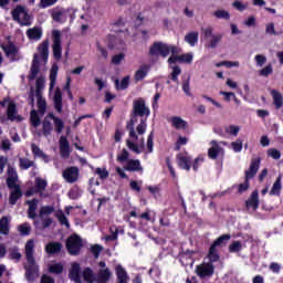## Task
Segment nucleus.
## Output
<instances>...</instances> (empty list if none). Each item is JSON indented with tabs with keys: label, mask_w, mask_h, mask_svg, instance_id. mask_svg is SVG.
<instances>
[{
	"label": "nucleus",
	"mask_w": 283,
	"mask_h": 283,
	"mask_svg": "<svg viewBox=\"0 0 283 283\" xmlns=\"http://www.w3.org/2000/svg\"><path fill=\"white\" fill-rule=\"evenodd\" d=\"M20 167L21 169H30V167H34V161L28 158H20Z\"/></svg>",
	"instance_id": "obj_58"
},
{
	"label": "nucleus",
	"mask_w": 283,
	"mask_h": 283,
	"mask_svg": "<svg viewBox=\"0 0 283 283\" xmlns=\"http://www.w3.org/2000/svg\"><path fill=\"white\" fill-rule=\"evenodd\" d=\"M38 62L40 63H48V56L50 55V41L45 40L38 46Z\"/></svg>",
	"instance_id": "obj_11"
},
{
	"label": "nucleus",
	"mask_w": 283,
	"mask_h": 283,
	"mask_svg": "<svg viewBox=\"0 0 283 283\" xmlns=\"http://www.w3.org/2000/svg\"><path fill=\"white\" fill-rule=\"evenodd\" d=\"M57 74H59V66L53 65L50 73V88H49L50 92H52L54 90V85H56Z\"/></svg>",
	"instance_id": "obj_37"
},
{
	"label": "nucleus",
	"mask_w": 283,
	"mask_h": 283,
	"mask_svg": "<svg viewBox=\"0 0 283 283\" xmlns=\"http://www.w3.org/2000/svg\"><path fill=\"white\" fill-rule=\"evenodd\" d=\"M242 249H244V244H242L241 241H233L229 245L230 253H240V251H242Z\"/></svg>",
	"instance_id": "obj_41"
},
{
	"label": "nucleus",
	"mask_w": 283,
	"mask_h": 283,
	"mask_svg": "<svg viewBox=\"0 0 283 283\" xmlns=\"http://www.w3.org/2000/svg\"><path fill=\"white\" fill-rule=\"evenodd\" d=\"M52 19L53 21H63V9H53L52 10Z\"/></svg>",
	"instance_id": "obj_57"
},
{
	"label": "nucleus",
	"mask_w": 283,
	"mask_h": 283,
	"mask_svg": "<svg viewBox=\"0 0 283 283\" xmlns=\"http://www.w3.org/2000/svg\"><path fill=\"white\" fill-rule=\"evenodd\" d=\"M11 189L13 190L11 191L9 202L10 205H17V200H19L21 197V188H19L18 186H14Z\"/></svg>",
	"instance_id": "obj_39"
},
{
	"label": "nucleus",
	"mask_w": 283,
	"mask_h": 283,
	"mask_svg": "<svg viewBox=\"0 0 283 283\" xmlns=\"http://www.w3.org/2000/svg\"><path fill=\"white\" fill-rule=\"evenodd\" d=\"M83 279L85 280V282H96V276H94V272H92V270L90 268H86L83 273Z\"/></svg>",
	"instance_id": "obj_42"
},
{
	"label": "nucleus",
	"mask_w": 283,
	"mask_h": 283,
	"mask_svg": "<svg viewBox=\"0 0 283 283\" xmlns=\"http://www.w3.org/2000/svg\"><path fill=\"white\" fill-rule=\"evenodd\" d=\"M115 87L116 90H127L129 87V76H125L120 82L116 80Z\"/></svg>",
	"instance_id": "obj_43"
},
{
	"label": "nucleus",
	"mask_w": 283,
	"mask_h": 283,
	"mask_svg": "<svg viewBox=\"0 0 283 283\" xmlns=\"http://www.w3.org/2000/svg\"><path fill=\"white\" fill-rule=\"evenodd\" d=\"M268 156H270V158H273V160H280V158H282V153L275 148H269Z\"/></svg>",
	"instance_id": "obj_54"
},
{
	"label": "nucleus",
	"mask_w": 283,
	"mask_h": 283,
	"mask_svg": "<svg viewBox=\"0 0 283 283\" xmlns=\"http://www.w3.org/2000/svg\"><path fill=\"white\" fill-rule=\"evenodd\" d=\"M31 229L32 228L30 227V223H23L18 227V230L21 233V235H30Z\"/></svg>",
	"instance_id": "obj_59"
},
{
	"label": "nucleus",
	"mask_w": 283,
	"mask_h": 283,
	"mask_svg": "<svg viewBox=\"0 0 283 283\" xmlns=\"http://www.w3.org/2000/svg\"><path fill=\"white\" fill-rule=\"evenodd\" d=\"M265 34L270 36H277V31H275V23L270 22L265 24Z\"/></svg>",
	"instance_id": "obj_48"
},
{
	"label": "nucleus",
	"mask_w": 283,
	"mask_h": 283,
	"mask_svg": "<svg viewBox=\"0 0 283 283\" xmlns=\"http://www.w3.org/2000/svg\"><path fill=\"white\" fill-rule=\"evenodd\" d=\"M83 247V241L76 234L71 235L66 241V248L71 255H76L81 248Z\"/></svg>",
	"instance_id": "obj_9"
},
{
	"label": "nucleus",
	"mask_w": 283,
	"mask_h": 283,
	"mask_svg": "<svg viewBox=\"0 0 283 283\" xmlns=\"http://www.w3.org/2000/svg\"><path fill=\"white\" fill-rule=\"evenodd\" d=\"M64 180H66L70 184L76 182L78 180V168L76 167H70L66 168L62 174Z\"/></svg>",
	"instance_id": "obj_16"
},
{
	"label": "nucleus",
	"mask_w": 283,
	"mask_h": 283,
	"mask_svg": "<svg viewBox=\"0 0 283 283\" xmlns=\"http://www.w3.org/2000/svg\"><path fill=\"white\" fill-rule=\"evenodd\" d=\"M177 165L180 167V169H185L186 171L191 170V156L189 154L179 153L177 155Z\"/></svg>",
	"instance_id": "obj_15"
},
{
	"label": "nucleus",
	"mask_w": 283,
	"mask_h": 283,
	"mask_svg": "<svg viewBox=\"0 0 283 283\" xmlns=\"http://www.w3.org/2000/svg\"><path fill=\"white\" fill-rule=\"evenodd\" d=\"M126 171H139L143 174V166L140 165V160L138 159H129L125 166Z\"/></svg>",
	"instance_id": "obj_22"
},
{
	"label": "nucleus",
	"mask_w": 283,
	"mask_h": 283,
	"mask_svg": "<svg viewBox=\"0 0 283 283\" xmlns=\"http://www.w3.org/2000/svg\"><path fill=\"white\" fill-rule=\"evenodd\" d=\"M260 76H264L265 78L273 74V65L268 64L265 67L259 71Z\"/></svg>",
	"instance_id": "obj_52"
},
{
	"label": "nucleus",
	"mask_w": 283,
	"mask_h": 283,
	"mask_svg": "<svg viewBox=\"0 0 283 283\" xmlns=\"http://www.w3.org/2000/svg\"><path fill=\"white\" fill-rule=\"evenodd\" d=\"M59 0H40L38 8L45 10V8H52V6H56Z\"/></svg>",
	"instance_id": "obj_47"
},
{
	"label": "nucleus",
	"mask_w": 283,
	"mask_h": 283,
	"mask_svg": "<svg viewBox=\"0 0 283 283\" xmlns=\"http://www.w3.org/2000/svg\"><path fill=\"white\" fill-rule=\"evenodd\" d=\"M94 172L101 178V180L109 178V171H107L106 168H96Z\"/></svg>",
	"instance_id": "obj_55"
},
{
	"label": "nucleus",
	"mask_w": 283,
	"mask_h": 283,
	"mask_svg": "<svg viewBox=\"0 0 283 283\" xmlns=\"http://www.w3.org/2000/svg\"><path fill=\"white\" fill-rule=\"evenodd\" d=\"M46 187H48V180L41 177L35 178V193H41V196H43V192L45 191Z\"/></svg>",
	"instance_id": "obj_31"
},
{
	"label": "nucleus",
	"mask_w": 283,
	"mask_h": 283,
	"mask_svg": "<svg viewBox=\"0 0 283 283\" xmlns=\"http://www.w3.org/2000/svg\"><path fill=\"white\" fill-rule=\"evenodd\" d=\"M222 145H227V142H210V148L208 149V156L212 160H216V158H219V156H224V148H222Z\"/></svg>",
	"instance_id": "obj_8"
},
{
	"label": "nucleus",
	"mask_w": 283,
	"mask_h": 283,
	"mask_svg": "<svg viewBox=\"0 0 283 283\" xmlns=\"http://www.w3.org/2000/svg\"><path fill=\"white\" fill-rule=\"evenodd\" d=\"M12 17L14 21H18L20 25H31L30 14H28V10H25V7L18 6L12 11Z\"/></svg>",
	"instance_id": "obj_6"
},
{
	"label": "nucleus",
	"mask_w": 283,
	"mask_h": 283,
	"mask_svg": "<svg viewBox=\"0 0 283 283\" xmlns=\"http://www.w3.org/2000/svg\"><path fill=\"white\" fill-rule=\"evenodd\" d=\"M60 151L62 158H70V142L64 136L60 138Z\"/></svg>",
	"instance_id": "obj_25"
},
{
	"label": "nucleus",
	"mask_w": 283,
	"mask_h": 283,
	"mask_svg": "<svg viewBox=\"0 0 283 283\" xmlns=\"http://www.w3.org/2000/svg\"><path fill=\"white\" fill-rule=\"evenodd\" d=\"M31 149L34 156H36L38 158H42V160H44V163H50V157H48V155L43 154V150H41V148H39V146H36L35 144L31 145Z\"/></svg>",
	"instance_id": "obj_36"
},
{
	"label": "nucleus",
	"mask_w": 283,
	"mask_h": 283,
	"mask_svg": "<svg viewBox=\"0 0 283 283\" xmlns=\"http://www.w3.org/2000/svg\"><path fill=\"white\" fill-rule=\"evenodd\" d=\"M0 149L4 153L10 151V149H12V142H10V139H8L7 137H3L0 140Z\"/></svg>",
	"instance_id": "obj_44"
},
{
	"label": "nucleus",
	"mask_w": 283,
	"mask_h": 283,
	"mask_svg": "<svg viewBox=\"0 0 283 283\" xmlns=\"http://www.w3.org/2000/svg\"><path fill=\"white\" fill-rule=\"evenodd\" d=\"M213 263L211 262H203L196 268V273L200 277H211L213 275Z\"/></svg>",
	"instance_id": "obj_12"
},
{
	"label": "nucleus",
	"mask_w": 283,
	"mask_h": 283,
	"mask_svg": "<svg viewBox=\"0 0 283 283\" xmlns=\"http://www.w3.org/2000/svg\"><path fill=\"white\" fill-rule=\"evenodd\" d=\"M240 126H235V125H229L226 126V134H228L229 136H238L240 134Z\"/></svg>",
	"instance_id": "obj_46"
},
{
	"label": "nucleus",
	"mask_w": 283,
	"mask_h": 283,
	"mask_svg": "<svg viewBox=\"0 0 283 283\" xmlns=\"http://www.w3.org/2000/svg\"><path fill=\"white\" fill-rule=\"evenodd\" d=\"M169 65L171 63H186L187 65H191L193 63V53H184L181 55L174 54L168 59Z\"/></svg>",
	"instance_id": "obj_14"
},
{
	"label": "nucleus",
	"mask_w": 283,
	"mask_h": 283,
	"mask_svg": "<svg viewBox=\"0 0 283 283\" xmlns=\"http://www.w3.org/2000/svg\"><path fill=\"white\" fill-rule=\"evenodd\" d=\"M271 96L273 98V105L276 107V109H280L283 105V96L280 91L272 90L271 91Z\"/></svg>",
	"instance_id": "obj_30"
},
{
	"label": "nucleus",
	"mask_w": 283,
	"mask_h": 283,
	"mask_svg": "<svg viewBox=\"0 0 283 283\" xmlns=\"http://www.w3.org/2000/svg\"><path fill=\"white\" fill-rule=\"evenodd\" d=\"M230 240H231V235L230 234H223V235L219 237L212 243V247H214V248L222 247V244H224V242H229Z\"/></svg>",
	"instance_id": "obj_45"
},
{
	"label": "nucleus",
	"mask_w": 283,
	"mask_h": 283,
	"mask_svg": "<svg viewBox=\"0 0 283 283\" xmlns=\"http://www.w3.org/2000/svg\"><path fill=\"white\" fill-rule=\"evenodd\" d=\"M232 8H234V10H238L239 12H244V10H247V4L242 3V1H234L232 3Z\"/></svg>",
	"instance_id": "obj_63"
},
{
	"label": "nucleus",
	"mask_w": 283,
	"mask_h": 283,
	"mask_svg": "<svg viewBox=\"0 0 283 283\" xmlns=\"http://www.w3.org/2000/svg\"><path fill=\"white\" fill-rule=\"evenodd\" d=\"M54 129L56 134H62L63 129H65V123L53 113H49L42 122V134L48 138V136H52Z\"/></svg>",
	"instance_id": "obj_2"
},
{
	"label": "nucleus",
	"mask_w": 283,
	"mask_h": 283,
	"mask_svg": "<svg viewBox=\"0 0 283 283\" xmlns=\"http://www.w3.org/2000/svg\"><path fill=\"white\" fill-rule=\"evenodd\" d=\"M53 103L56 112L59 113L63 112V93L61 92V88L55 90V93L53 96Z\"/></svg>",
	"instance_id": "obj_21"
},
{
	"label": "nucleus",
	"mask_w": 283,
	"mask_h": 283,
	"mask_svg": "<svg viewBox=\"0 0 283 283\" xmlns=\"http://www.w3.org/2000/svg\"><path fill=\"white\" fill-rule=\"evenodd\" d=\"M45 90V77L40 76L35 82V96H42L43 91Z\"/></svg>",
	"instance_id": "obj_32"
},
{
	"label": "nucleus",
	"mask_w": 283,
	"mask_h": 283,
	"mask_svg": "<svg viewBox=\"0 0 283 283\" xmlns=\"http://www.w3.org/2000/svg\"><path fill=\"white\" fill-rule=\"evenodd\" d=\"M115 273L117 275V283H127L129 282V276L127 275V271L123 269V265L115 266Z\"/></svg>",
	"instance_id": "obj_26"
},
{
	"label": "nucleus",
	"mask_w": 283,
	"mask_h": 283,
	"mask_svg": "<svg viewBox=\"0 0 283 283\" xmlns=\"http://www.w3.org/2000/svg\"><path fill=\"white\" fill-rule=\"evenodd\" d=\"M254 61L256 63V67H262L266 63V57L263 54H256L254 56Z\"/></svg>",
	"instance_id": "obj_60"
},
{
	"label": "nucleus",
	"mask_w": 283,
	"mask_h": 283,
	"mask_svg": "<svg viewBox=\"0 0 283 283\" xmlns=\"http://www.w3.org/2000/svg\"><path fill=\"white\" fill-rule=\"evenodd\" d=\"M134 116L127 125L129 136L126 140V145L130 151L134 154H143L145 149V132H147V120L143 119L136 128L134 125L136 123V116H149V108L145 105V101L137 99L134 102L133 107Z\"/></svg>",
	"instance_id": "obj_1"
},
{
	"label": "nucleus",
	"mask_w": 283,
	"mask_h": 283,
	"mask_svg": "<svg viewBox=\"0 0 283 283\" xmlns=\"http://www.w3.org/2000/svg\"><path fill=\"white\" fill-rule=\"evenodd\" d=\"M19 179V176L17 175V170L14 168H9L8 169V178H7V184L8 187H17V180Z\"/></svg>",
	"instance_id": "obj_28"
},
{
	"label": "nucleus",
	"mask_w": 283,
	"mask_h": 283,
	"mask_svg": "<svg viewBox=\"0 0 283 283\" xmlns=\"http://www.w3.org/2000/svg\"><path fill=\"white\" fill-rule=\"evenodd\" d=\"M70 277L75 283H81V265L76 262L71 264Z\"/></svg>",
	"instance_id": "obj_19"
},
{
	"label": "nucleus",
	"mask_w": 283,
	"mask_h": 283,
	"mask_svg": "<svg viewBox=\"0 0 283 283\" xmlns=\"http://www.w3.org/2000/svg\"><path fill=\"white\" fill-rule=\"evenodd\" d=\"M28 205H29V211H28L29 218H31V220H34V218H36V207L39 205V200L33 199L31 201H28Z\"/></svg>",
	"instance_id": "obj_38"
},
{
	"label": "nucleus",
	"mask_w": 283,
	"mask_h": 283,
	"mask_svg": "<svg viewBox=\"0 0 283 283\" xmlns=\"http://www.w3.org/2000/svg\"><path fill=\"white\" fill-rule=\"evenodd\" d=\"M25 256L28 264L25 265L27 274L35 273L36 263L34 261V240H29L25 243Z\"/></svg>",
	"instance_id": "obj_4"
},
{
	"label": "nucleus",
	"mask_w": 283,
	"mask_h": 283,
	"mask_svg": "<svg viewBox=\"0 0 283 283\" xmlns=\"http://www.w3.org/2000/svg\"><path fill=\"white\" fill-rule=\"evenodd\" d=\"M198 36H200V33H198V31L190 32L186 34L185 41L186 43H188V45H191V48H193L198 43Z\"/></svg>",
	"instance_id": "obj_33"
},
{
	"label": "nucleus",
	"mask_w": 283,
	"mask_h": 283,
	"mask_svg": "<svg viewBox=\"0 0 283 283\" xmlns=\"http://www.w3.org/2000/svg\"><path fill=\"white\" fill-rule=\"evenodd\" d=\"M149 70H151V66L149 64H144L139 66V69L135 72L134 78L135 81H143V78L147 77V74H149Z\"/></svg>",
	"instance_id": "obj_23"
},
{
	"label": "nucleus",
	"mask_w": 283,
	"mask_h": 283,
	"mask_svg": "<svg viewBox=\"0 0 283 283\" xmlns=\"http://www.w3.org/2000/svg\"><path fill=\"white\" fill-rule=\"evenodd\" d=\"M0 105H2V107H7V116L9 120H15L17 123L21 122V117L17 112V104H14V101L6 98L4 101L0 102Z\"/></svg>",
	"instance_id": "obj_5"
},
{
	"label": "nucleus",
	"mask_w": 283,
	"mask_h": 283,
	"mask_svg": "<svg viewBox=\"0 0 283 283\" xmlns=\"http://www.w3.org/2000/svg\"><path fill=\"white\" fill-rule=\"evenodd\" d=\"M281 191H282V177L279 176L270 190V196H280Z\"/></svg>",
	"instance_id": "obj_35"
},
{
	"label": "nucleus",
	"mask_w": 283,
	"mask_h": 283,
	"mask_svg": "<svg viewBox=\"0 0 283 283\" xmlns=\"http://www.w3.org/2000/svg\"><path fill=\"white\" fill-rule=\"evenodd\" d=\"M52 213H54V207L52 206H44L40 209L39 218L42 222V224L39 226L40 229H48V227L52 224V218H50Z\"/></svg>",
	"instance_id": "obj_7"
},
{
	"label": "nucleus",
	"mask_w": 283,
	"mask_h": 283,
	"mask_svg": "<svg viewBox=\"0 0 283 283\" xmlns=\"http://www.w3.org/2000/svg\"><path fill=\"white\" fill-rule=\"evenodd\" d=\"M258 169H260V158H254L252 159L250 168L245 171V180L254 178L255 174H258Z\"/></svg>",
	"instance_id": "obj_18"
},
{
	"label": "nucleus",
	"mask_w": 283,
	"mask_h": 283,
	"mask_svg": "<svg viewBox=\"0 0 283 283\" xmlns=\"http://www.w3.org/2000/svg\"><path fill=\"white\" fill-rule=\"evenodd\" d=\"M214 19H222L223 21H231V13L226 9H217L212 12Z\"/></svg>",
	"instance_id": "obj_29"
},
{
	"label": "nucleus",
	"mask_w": 283,
	"mask_h": 283,
	"mask_svg": "<svg viewBox=\"0 0 283 283\" xmlns=\"http://www.w3.org/2000/svg\"><path fill=\"white\" fill-rule=\"evenodd\" d=\"M220 41H222V34L212 35L209 48H218Z\"/></svg>",
	"instance_id": "obj_61"
},
{
	"label": "nucleus",
	"mask_w": 283,
	"mask_h": 283,
	"mask_svg": "<svg viewBox=\"0 0 283 283\" xmlns=\"http://www.w3.org/2000/svg\"><path fill=\"white\" fill-rule=\"evenodd\" d=\"M149 54L151 56H163L164 59H167L169 54H180V49L165 42H155L150 46Z\"/></svg>",
	"instance_id": "obj_3"
},
{
	"label": "nucleus",
	"mask_w": 283,
	"mask_h": 283,
	"mask_svg": "<svg viewBox=\"0 0 283 283\" xmlns=\"http://www.w3.org/2000/svg\"><path fill=\"white\" fill-rule=\"evenodd\" d=\"M216 249H217L216 245L210 247L209 254H208L210 262H218V260L220 258L218 255V251Z\"/></svg>",
	"instance_id": "obj_50"
},
{
	"label": "nucleus",
	"mask_w": 283,
	"mask_h": 283,
	"mask_svg": "<svg viewBox=\"0 0 283 283\" xmlns=\"http://www.w3.org/2000/svg\"><path fill=\"white\" fill-rule=\"evenodd\" d=\"M27 36L30 41H41L43 30L39 27L31 28L27 31Z\"/></svg>",
	"instance_id": "obj_20"
},
{
	"label": "nucleus",
	"mask_w": 283,
	"mask_h": 283,
	"mask_svg": "<svg viewBox=\"0 0 283 283\" xmlns=\"http://www.w3.org/2000/svg\"><path fill=\"white\" fill-rule=\"evenodd\" d=\"M53 39V56L56 61H60L61 56H63V49L61 48V31L54 30L52 32Z\"/></svg>",
	"instance_id": "obj_10"
},
{
	"label": "nucleus",
	"mask_w": 283,
	"mask_h": 283,
	"mask_svg": "<svg viewBox=\"0 0 283 283\" xmlns=\"http://www.w3.org/2000/svg\"><path fill=\"white\" fill-rule=\"evenodd\" d=\"M99 266H101V269H99L97 275L95 276V282H98V283L109 282V277H112V272L109 271V269L103 261L99 262Z\"/></svg>",
	"instance_id": "obj_13"
},
{
	"label": "nucleus",
	"mask_w": 283,
	"mask_h": 283,
	"mask_svg": "<svg viewBox=\"0 0 283 283\" xmlns=\"http://www.w3.org/2000/svg\"><path fill=\"white\" fill-rule=\"evenodd\" d=\"M247 207L249 209H253L255 211V209H258V207H260V199H259V193L258 190H254L250 197V199L247 201Z\"/></svg>",
	"instance_id": "obj_27"
},
{
	"label": "nucleus",
	"mask_w": 283,
	"mask_h": 283,
	"mask_svg": "<svg viewBox=\"0 0 283 283\" xmlns=\"http://www.w3.org/2000/svg\"><path fill=\"white\" fill-rule=\"evenodd\" d=\"M169 123L175 129H187V120L180 116L170 117Z\"/></svg>",
	"instance_id": "obj_24"
},
{
	"label": "nucleus",
	"mask_w": 283,
	"mask_h": 283,
	"mask_svg": "<svg viewBox=\"0 0 283 283\" xmlns=\"http://www.w3.org/2000/svg\"><path fill=\"white\" fill-rule=\"evenodd\" d=\"M30 120L33 127H39V125H41V118H39V114L36 113V111H31Z\"/></svg>",
	"instance_id": "obj_51"
},
{
	"label": "nucleus",
	"mask_w": 283,
	"mask_h": 283,
	"mask_svg": "<svg viewBox=\"0 0 283 283\" xmlns=\"http://www.w3.org/2000/svg\"><path fill=\"white\" fill-rule=\"evenodd\" d=\"M10 260H21V254L19 253V249L12 248L9 252Z\"/></svg>",
	"instance_id": "obj_64"
},
{
	"label": "nucleus",
	"mask_w": 283,
	"mask_h": 283,
	"mask_svg": "<svg viewBox=\"0 0 283 283\" xmlns=\"http://www.w3.org/2000/svg\"><path fill=\"white\" fill-rule=\"evenodd\" d=\"M61 249H63V245L59 242H51L45 247V251L49 254L59 253V251H61Z\"/></svg>",
	"instance_id": "obj_40"
},
{
	"label": "nucleus",
	"mask_w": 283,
	"mask_h": 283,
	"mask_svg": "<svg viewBox=\"0 0 283 283\" xmlns=\"http://www.w3.org/2000/svg\"><path fill=\"white\" fill-rule=\"evenodd\" d=\"M39 63H41L39 62V55H34L29 81H34L36 78V75L39 74Z\"/></svg>",
	"instance_id": "obj_34"
},
{
	"label": "nucleus",
	"mask_w": 283,
	"mask_h": 283,
	"mask_svg": "<svg viewBox=\"0 0 283 283\" xmlns=\"http://www.w3.org/2000/svg\"><path fill=\"white\" fill-rule=\"evenodd\" d=\"M147 151L148 154H151L154 151V133H150L147 138Z\"/></svg>",
	"instance_id": "obj_62"
},
{
	"label": "nucleus",
	"mask_w": 283,
	"mask_h": 283,
	"mask_svg": "<svg viewBox=\"0 0 283 283\" xmlns=\"http://www.w3.org/2000/svg\"><path fill=\"white\" fill-rule=\"evenodd\" d=\"M231 149H233V151H235V154H240V151H242V147H243V143L242 139H237L235 142H232L230 144Z\"/></svg>",
	"instance_id": "obj_53"
},
{
	"label": "nucleus",
	"mask_w": 283,
	"mask_h": 283,
	"mask_svg": "<svg viewBox=\"0 0 283 283\" xmlns=\"http://www.w3.org/2000/svg\"><path fill=\"white\" fill-rule=\"evenodd\" d=\"M3 52L6 53V55L8 56V59H10V61H17V56L19 54V49H17V46H14V44L12 43H7V44H2L1 45Z\"/></svg>",
	"instance_id": "obj_17"
},
{
	"label": "nucleus",
	"mask_w": 283,
	"mask_h": 283,
	"mask_svg": "<svg viewBox=\"0 0 283 283\" xmlns=\"http://www.w3.org/2000/svg\"><path fill=\"white\" fill-rule=\"evenodd\" d=\"M8 231H10V228L8 226V218L0 219V233L3 235H8Z\"/></svg>",
	"instance_id": "obj_49"
},
{
	"label": "nucleus",
	"mask_w": 283,
	"mask_h": 283,
	"mask_svg": "<svg viewBox=\"0 0 283 283\" xmlns=\"http://www.w3.org/2000/svg\"><path fill=\"white\" fill-rule=\"evenodd\" d=\"M49 271L50 273H63V264L61 263H53L51 265H49Z\"/></svg>",
	"instance_id": "obj_56"
}]
</instances>
